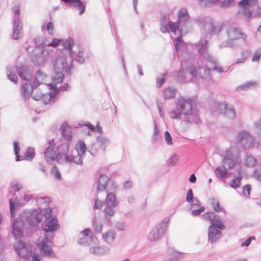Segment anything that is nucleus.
Here are the masks:
<instances>
[{
  "mask_svg": "<svg viewBox=\"0 0 261 261\" xmlns=\"http://www.w3.org/2000/svg\"><path fill=\"white\" fill-rule=\"evenodd\" d=\"M96 141L103 152L106 151V148L110 144L109 139L102 135L97 136L96 138Z\"/></svg>",
  "mask_w": 261,
  "mask_h": 261,
  "instance_id": "obj_23",
  "label": "nucleus"
},
{
  "mask_svg": "<svg viewBox=\"0 0 261 261\" xmlns=\"http://www.w3.org/2000/svg\"><path fill=\"white\" fill-rule=\"evenodd\" d=\"M183 114L187 117L193 116L191 120L190 118L185 120L186 123L195 122L198 123L199 119L197 114L195 102L192 98H185L181 97L177 101L176 110H173L171 113V117L173 119H178Z\"/></svg>",
  "mask_w": 261,
  "mask_h": 261,
  "instance_id": "obj_1",
  "label": "nucleus"
},
{
  "mask_svg": "<svg viewBox=\"0 0 261 261\" xmlns=\"http://www.w3.org/2000/svg\"><path fill=\"white\" fill-rule=\"evenodd\" d=\"M203 217L211 223L207 230V241L211 244L216 243L221 237V230L225 229L226 227L221 220L220 216L214 212L205 213Z\"/></svg>",
  "mask_w": 261,
  "mask_h": 261,
  "instance_id": "obj_2",
  "label": "nucleus"
},
{
  "mask_svg": "<svg viewBox=\"0 0 261 261\" xmlns=\"http://www.w3.org/2000/svg\"><path fill=\"white\" fill-rule=\"evenodd\" d=\"M60 130L62 138L65 141H71L73 139L72 128L68 124L67 122H64L60 127Z\"/></svg>",
  "mask_w": 261,
  "mask_h": 261,
  "instance_id": "obj_17",
  "label": "nucleus"
},
{
  "mask_svg": "<svg viewBox=\"0 0 261 261\" xmlns=\"http://www.w3.org/2000/svg\"><path fill=\"white\" fill-rule=\"evenodd\" d=\"M74 45V41L73 39L71 37H69L68 39H66L63 42V46L64 47V48L68 51L69 54L71 56H73V55L74 54L73 51V47Z\"/></svg>",
  "mask_w": 261,
  "mask_h": 261,
  "instance_id": "obj_25",
  "label": "nucleus"
},
{
  "mask_svg": "<svg viewBox=\"0 0 261 261\" xmlns=\"http://www.w3.org/2000/svg\"><path fill=\"white\" fill-rule=\"evenodd\" d=\"M44 154L47 162L57 161L56 155H55V151L50 147H47L44 150Z\"/></svg>",
  "mask_w": 261,
  "mask_h": 261,
  "instance_id": "obj_27",
  "label": "nucleus"
},
{
  "mask_svg": "<svg viewBox=\"0 0 261 261\" xmlns=\"http://www.w3.org/2000/svg\"><path fill=\"white\" fill-rule=\"evenodd\" d=\"M186 73L187 71L186 69L181 68L174 72L175 76L176 77L177 80L180 82H185L186 81Z\"/></svg>",
  "mask_w": 261,
  "mask_h": 261,
  "instance_id": "obj_39",
  "label": "nucleus"
},
{
  "mask_svg": "<svg viewBox=\"0 0 261 261\" xmlns=\"http://www.w3.org/2000/svg\"><path fill=\"white\" fill-rule=\"evenodd\" d=\"M169 221L170 218L169 217L165 218L149 233L148 239L150 242L156 241L160 240L165 234Z\"/></svg>",
  "mask_w": 261,
  "mask_h": 261,
  "instance_id": "obj_7",
  "label": "nucleus"
},
{
  "mask_svg": "<svg viewBox=\"0 0 261 261\" xmlns=\"http://www.w3.org/2000/svg\"><path fill=\"white\" fill-rule=\"evenodd\" d=\"M114 207H115L106 206L103 211L105 218L109 224L111 223V218L114 216L115 214V211L114 210Z\"/></svg>",
  "mask_w": 261,
  "mask_h": 261,
  "instance_id": "obj_33",
  "label": "nucleus"
},
{
  "mask_svg": "<svg viewBox=\"0 0 261 261\" xmlns=\"http://www.w3.org/2000/svg\"><path fill=\"white\" fill-rule=\"evenodd\" d=\"M203 26L211 35H218L223 27V24L220 22L214 23L212 18L206 17L203 19Z\"/></svg>",
  "mask_w": 261,
  "mask_h": 261,
  "instance_id": "obj_12",
  "label": "nucleus"
},
{
  "mask_svg": "<svg viewBox=\"0 0 261 261\" xmlns=\"http://www.w3.org/2000/svg\"><path fill=\"white\" fill-rule=\"evenodd\" d=\"M190 19V15L188 10L185 8H181L178 13L177 21L182 27H186V23Z\"/></svg>",
  "mask_w": 261,
  "mask_h": 261,
  "instance_id": "obj_19",
  "label": "nucleus"
},
{
  "mask_svg": "<svg viewBox=\"0 0 261 261\" xmlns=\"http://www.w3.org/2000/svg\"><path fill=\"white\" fill-rule=\"evenodd\" d=\"M48 94H43L42 92H39V95H33L32 98L35 100H43V103L47 105L49 102L52 101V100L49 97Z\"/></svg>",
  "mask_w": 261,
  "mask_h": 261,
  "instance_id": "obj_30",
  "label": "nucleus"
},
{
  "mask_svg": "<svg viewBox=\"0 0 261 261\" xmlns=\"http://www.w3.org/2000/svg\"><path fill=\"white\" fill-rule=\"evenodd\" d=\"M222 168L218 167L215 169V173L216 176L221 180H224L226 178L228 173L227 169L225 166H222Z\"/></svg>",
  "mask_w": 261,
  "mask_h": 261,
  "instance_id": "obj_28",
  "label": "nucleus"
},
{
  "mask_svg": "<svg viewBox=\"0 0 261 261\" xmlns=\"http://www.w3.org/2000/svg\"><path fill=\"white\" fill-rule=\"evenodd\" d=\"M208 41L206 40H200L196 45L198 46V52L199 55H202L206 51Z\"/></svg>",
  "mask_w": 261,
  "mask_h": 261,
  "instance_id": "obj_35",
  "label": "nucleus"
},
{
  "mask_svg": "<svg viewBox=\"0 0 261 261\" xmlns=\"http://www.w3.org/2000/svg\"><path fill=\"white\" fill-rule=\"evenodd\" d=\"M96 192L99 193L104 191H115L117 186L111 177H108L104 173H100L98 178L95 180Z\"/></svg>",
  "mask_w": 261,
  "mask_h": 261,
  "instance_id": "obj_6",
  "label": "nucleus"
},
{
  "mask_svg": "<svg viewBox=\"0 0 261 261\" xmlns=\"http://www.w3.org/2000/svg\"><path fill=\"white\" fill-rule=\"evenodd\" d=\"M14 16L13 18V33L12 37L14 40L19 39L21 36L20 31L22 29V23L20 21V8L19 6H15L13 8Z\"/></svg>",
  "mask_w": 261,
  "mask_h": 261,
  "instance_id": "obj_8",
  "label": "nucleus"
},
{
  "mask_svg": "<svg viewBox=\"0 0 261 261\" xmlns=\"http://www.w3.org/2000/svg\"><path fill=\"white\" fill-rule=\"evenodd\" d=\"M237 141L245 149H249L254 144L253 138L246 131H241L238 134Z\"/></svg>",
  "mask_w": 261,
  "mask_h": 261,
  "instance_id": "obj_11",
  "label": "nucleus"
},
{
  "mask_svg": "<svg viewBox=\"0 0 261 261\" xmlns=\"http://www.w3.org/2000/svg\"><path fill=\"white\" fill-rule=\"evenodd\" d=\"M102 239L108 243L111 244L115 241L116 233L113 230H109L102 235Z\"/></svg>",
  "mask_w": 261,
  "mask_h": 261,
  "instance_id": "obj_34",
  "label": "nucleus"
},
{
  "mask_svg": "<svg viewBox=\"0 0 261 261\" xmlns=\"http://www.w3.org/2000/svg\"><path fill=\"white\" fill-rule=\"evenodd\" d=\"M99 148L98 144L96 141V142L92 143L88 146L87 151L90 152L93 156H95L97 154L98 150Z\"/></svg>",
  "mask_w": 261,
  "mask_h": 261,
  "instance_id": "obj_36",
  "label": "nucleus"
},
{
  "mask_svg": "<svg viewBox=\"0 0 261 261\" xmlns=\"http://www.w3.org/2000/svg\"><path fill=\"white\" fill-rule=\"evenodd\" d=\"M223 166L225 165L227 166L228 169H232L236 164H237V160L234 159H228L226 161V162H222Z\"/></svg>",
  "mask_w": 261,
  "mask_h": 261,
  "instance_id": "obj_52",
  "label": "nucleus"
},
{
  "mask_svg": "<svg viewBox=\"0 0 261 261\" xmlns=\"http://www.w3.org/2000/svg\"><path fill=\"white\" fill-rule=\"evenodd\" d=\"M219 0H200L199 4L203 7H207L218 2Z\"/></svg>",
  "mask_w": 261,
  "mask_h": 261,
  "instance_id": "obj_60",
  "label": "nucleus"
},
{
  "mask_svg": "<svg viewBox=\"0 0 261 261\" xmlns=\"http://www.w3.org/2000/svg\"><path fill=\"white\" fill-rule=\"evenodd\" d=\"M44 224L46 227L42 229L44 232L53 233L59 229L60 227L58 223V220L56 216H53L50 218L47 219V220L45 219Z\"/></svg>",
  "mask_w": 261,
  "mask_h": 261,
  "instance_id": "obj_13",
  "label": "nucleus"
},
{
  "mask_svg": "<svg viewBox=\"0 0 261 261\" xmlns=\"http://www.w3.org/2000/svg\"><path fill=\"white\" fill-rule=\"evenodd\" d=\"M17 255L27 261L31 256L33 251L32 245L22 241H19L17 247H14Z\"/></svg>",
  "mask_w": 261,
  "mask_h": 261,
  "instance_id": "obj_10",
  "label": "nucleus"
},
{
  "mask_svg": "<svg viewBox=\"0 0 261 261\" xmlns=\"http://www.w3.org/2000/svg\"><path fill=\"white\" fill-rule=\"evenodd\" d=\"M224 109L225 110L224 115L230 119H233L236 116V112L233 108H227V103L224 102Z\"/></svg>",
  "mask_w": 261,
  "mask_h": 261,
  "instance_id": "obj_40",
  "label": "nucleus"
},
{
  "mask_svg": "<svg viewBox=\"0 0 261 261\" xmlns=\"http://www.w3.org/2000/svg\"><path fill=\"white\" fill-rule=\"evenodd\" d=\"M176 92V89L168 87L164 92L165 98L167 99L173 98L175 97Z\"/></svg>",
  "mask_w": 261,
  "mask_h": 261,
  "instance_id": "obj_42",
  "label": "nucleus"
},
{
  "mask_svg": "<svg viewBox=\"0 0 261 261\" xmlns=\"http://www.w3.org/2000/svg\"><path fill=\"white\" fill-rule=\"evenodd\" d=\"M160 130L157 125L155 120H154V132L152 138V142L153 143L158 141L160 137Z\"/></svg>",
  "mask_w": 261,
  "mask_h": 261,
  "instance_id": "obj_47",
  "label": "nucleus"
},
{
  "mask_svg": "<svg viewBox=\"0 0 261 261\" xmlns=\"http://www.w3.org/2000/svg\"><path fill=\"white\" fill-rule=\"evenodd\" d=\"M107 191V194L105 199V203L106 206L116 207L119 204V201L117 200L115 194L112 192H109Z\"/></svg>",
  "mask_w": 261,
  "mask_h": 261,
  "instance_id": "obj_20",
  "label": "nucleus"
},
{
  "mask_svg": "<svg viewBox=\"0 0 261 261\" xmlns=\"http://www.w3.org/2000/svg\"><path fill=\"white\" fill-rule=\"evenodd\" d=\"M86 145L84 141L79 140L75 145V149L78 154L84 155L87 151Z\"/></svg>",
  "mask_w": 261,
  "mask_h": 261,
  "instance_id": "obj_32",
  "label": "nucleus"
},
{
  "mask_svg": "<svg viewBox=\"0 0 261 261\" xmlns=\"http://www.w3.org/2000/svg\"><path fill=\"white\" fill-rule=\"evenodd\" d=\"M23 221L21 218H17L13 220L12 224V233L15 239L23 237Z\"/></svg>",
  "mask_w": 261,
  "mask_h": 261,
  "instance_id": "obj_14",
  "label": "nucleus"
},
{
  "mask_svg": "<svg viewBox=\"0 0 261 261\" xmlns=\"http://www.w3.org/2000/svg\"><path fill=\"white\" fill-rule=\"evenodd\" d=\"M173 42L175 47L177 50H179L180 48L181 45L183 44L182 41L180 38V36L175 38L173 41Z\"/></svg>",
  "mask_w": 261,
  "mask_h": 261,
  "instance_id": "obj_64",
  "label": "nucleus"
},
{
  "mask_svg": "<svg viewBox=\"0 0 261 261\" xmlns=\"http://www.w3.org/2000/svg\"><path fill=\"white\" fill-rule=\"evenodd\" d=\"M41 254L46 257L57 258L58 256L55 254L51 247L48 244H38Z\"/></svg>",
  "mask_w": 261,
  "mask_h": 261,
  "instance_id": "obj_18",
  "label": "nucleus"
},
{
  "mask_svg": "<svg viewBox=\"0 0 261 261\" xmlns=\"http://www.w3.org/2000/svg\"><path fill=\"white\" fill-rule=\"evenodd\" d=\"M73 67V65L72 63L68 66V63L65 57L58 56L54 63V72L55 75L51 77L53 82L56 83L62 82L64 77L63 71L67 75H70V70Z\"/></svg>",
  "mask_w": 261,
  "mask_h": 261,
  "instance_id": "obj_4",
  "label": "nucleus"
},
{
  "mask_svg": "<svg viewBox=\"0 0 261 261\" xmlns=\"http://www.w3.org/2000/svg\"><path fill=\"white\" fill-rule=\"evenodd\" d=\"M34 43L36 46L39 47L42 45L47 46V43L45 39L41 37H37L34 39Z\"/></svg>",
  "mask_w": 261,
  "mask_h": 261,
  "instance_id": "obj_53",
  "label": "nucleus"
},
{
  "mask_svg": "<svg viewBox=\"0 0 261 261\" xmlns=\"http://www.w3.org/2000/svg\"><path fill=\"white\" fill-rule=\"evenodd\" d=\"M211 200V204L213 207V209L215 211V212L217 213L221 212L223 208L221 206L219 200L215 198H212Z\"/></svg>",
  "mask_w": 261,
  "mask_h": 261,
  "instance_id": "obj_44",
  "label": "nucleus"
},
{
  "mask_svg": "<svg viewBox=\"0 0 261 261\" xmlns=\"http://www.w3.org/2000/svg\"><path fill=\"white\" fill-rule=\"evenodd\" d=\"M227 33L229 38L230 39L234 40L242 39L246 40L247 38V35L238 28L229 27L227 30Z\"/></svg>",
  "mask_w": 261,
  "mask_h": 261,
  "instance_id": "obj_16",
  "label": "nucleus"
},
{
  "mask_svg": "<svg viewBox=\"0 0 261 261\" xmlns=\"http://www.w3.org/2000/svg\"><path fill=\"white\" fill-rule=\"evenodd\" d=\"M54 234L51 232H44L43 237L41 242L38 244H48L53 245L54 244Z\"/></svg>",
  "mask_w": 261,
  "mask_h": 261,
  "instance_id": "obj_29",
  "label": "nucleus"
},
{
  "mask_svg": "<svg viewBox=\"0 0 261 261\" xmlns=\"http://www.w3.org/2000/svg\"><path fill=\"white\" fill-rule=\"evenodd\" d=\"M205 208L204 206H200L198 208L191 210V214L193 216L197 217L204 212Z\"/></svg>",
  "mask_w": 261,
  "mask_h": 261,
  "instance_id": "obj_56",
  "label": "nucleus"
},
{
  "mask_svg": "<svg viewBox=\"0 0 261 261\" xmlns=\"http://www.w3.org/2000/svg\"><path fill=\"white\" fill-rule=\"evenodd\" d=\"M249 55V51L248 50H244L242 53V57L241 58H238L235 64H240L244 63L246 61V59L248 57Z\"/></svg>",
  "mask_w": 261,
  "mask_h": 261,
  "instance_id": "obj_49",
  "label": "nucleus"
},
{
  "mask_svg": "<svg viewBox=\"0 0 261 261\" xmlns=\"http://www.w3.org/2000/svg\"><path fill=\"white\" fill-rule=\"evenodd\" d=\"M187 73L191 75L192 79H195L197 75V70L196 66L193 64H191L186 66Z\"/></svg>",
  "mask_w": 261,
  "mask_h": 261,
  "instance_id": "obj_38",
  "label": "nucleus"
},
{
  "mask_svg": "<svg viewBox=\"0 0 261 261\" xmlns=\"http://www.w3.org/2000/svg\"><path fill=\"white\" fill-rule=\"evenodd\" d=\"M23 155L25 160L32 161L35 156V151L33 148L28 147Z\"/></svg>",
  "mask_w": 261,
  "mask_h": 261,
  "instance_id": "obj_41",
  "label": "nucleus"
},
{
  "mask_svg": "<svg viewBox=\"0 0 261 261\" xmlns=\"http://www.w3.org/2000/svg\"><path fill=\"white\" fill-rule=\"evenodd\" d=\"M92 223L94 232L97 233H101L102 231V226L101 224L97 225L96 217L93 219Z\"/></svg>",
  "mask_w": 261,
  "mask_h": 261,
  "instance_id": "obj_51",
  "label": "nucleus"
},
{
  "mask_svg": "<svg viewBox=\"0 0 261 261\" xmlns=\"http://www.w3.org/2000/svg\"><path fill=\"white\" fill-rule=\"evenodd\" d=\"M104 203H105V201H102L99 200L98 199V198L97 197H96L95 199L93 209L94 210L100 209L103 206Z\"/></svg>",
  "mask_w": 261,
  "mask_h": 261,
  "instance_id": "obj_62",
  "label": "nucleus"
},
{
  "mask_svg": "<svg viewBox=\"0 0 261 261\" xmlns=\"http://www.w3.org/2000/svg\"><path fill=\"white\" fill-rule=\"evenodd\" d=\"M81 233L86 237L89 236L90 238V240L92 241L95 238L94 234L92 232L91 229L90 228H85L84 229Z\"/></svg>",
  "mask_w": 261,
  "mask_h": 261,
  "instance_id": "obj_61",
  "label": "nucleus"
},
{
  "mask_svg": "<svg viewBox=\"0 0 261 261\" xmlns=\"http://www.w3.org/2000/svg\"><path fill=\"white\" fill-rule=\"evenodd\" d=\"M53 214V209L51 207L45 208L43 211V217H45V219L50 218Z\"/></svg>",
  "mask_w": 261,
  "mask_h": 261,
  "instance_id": "obj_58",
  "label": "nucleus"
},
{
  "mask_svg": "<svg viewBox=\"0 0 261 261\" xmlns=\"http://www.w3.org/2000/svg\"><path fill=\"white\" fill-rule=\"evenodd\" d=\"M43 211V210L40 207L25 210L21 213L20 217L29 226L37 227L42 220Z\"/></svg>",
  "mask_w": 261,
  "mask_h": 261,
  "instance_id": "obj_5",
  "label": "nucleus"
},
{
  "mask_svg": "<svg viewBox=\"0 0 261 261\" xmlns=\"http://www.w3.org/2000/svg\"><path fill=\"white\" fill-rule=\"evenodd\" d=\"M178 160V157L176 153L173 154L167 161V164L170 167H172L175 165Z\"/></svg>",
  "mask_w": 261,
  "mask_h": 261,
  "instance_id": "obj_59",
  "label": "nucleus"
},
{
  "mask_svg": "<svg viewBox=\"0 0 261 261\" xmlns=\"http://www.w3.org/2000/svg\"><path fill=\"white\" fill-rule=\"evenodd\" d=\"M243 178L242 172L241 170H239L238 171V174L237 176H234V178L232 179L229 183V185L235 189L239 188L241 184V180Z\"/></svg>",
  "mask_w": 261,
  "mask_h": 261,
  "instance_id": "obj_24",
  "label": "nucleus"
},
{
  "mask_svg": "<svg viewBox=\"0 0 261 261\" xmlns=\"http://www.w3.org/2000/svg\"><path fill=\"white\" fill-rule=\"evenodd\" d=\"M91 55V53L85 55L83 48H79V50L76 53L74 57V60L76 62L80 64H83L85 62L87 58H90Z\"/></svg>",
  "mask_w": 261,
  "mask_h": 261,
  "instance_id": "obj_22",
  "label": "nucleus"
},
{
  "mask_svg": "<svg viewBox=\"0 0 261 261\" xmlns=\"http://www.w3.org/2000/svg\"><path fill=\"white\" fill-rule=\"evenodd\" d=\"M182 253L175 251L173 249H169L164 258L165 261H177L181 258Z\"/></svg>",
  "mask_w": 261,
  "mask_h": 261,
  "instance_id": "obj_21",
  "label": "nucleus"
},
{
  "mask_svg": "<svg viewBox=\"0 0 261 261\" xmlns=\"http://www.w3.org/2000/svg\"><path fill=\"white\" fill-rule=\"evenodd\" d=\"M251 190V186L250 185L247 184L243 187V194L246 198H249L250 196V192Z\"/></svg>",
  "mask_w": 261,
  "mask_h": 261,
  "instance_id": "obj_55",
  "label": "nucleus"
},
{
  "mask_svg": "<svg viewBox=\"0 0 261 261\" xmlns=\"http://www.w3.org/2000/svg\"><path fill=\"white\" fill-rule=\"evenodd\" d=\"M83 125L87 127L92 132H97L99 134H102L103 133L102 127L99 124H97L96 126H94L92 123L87 122Z\"/></svg>",
  "mask_w": 261,
  "mask_h": 261,
  "instance_id": "obj_37",
  "label": "nucleus"
},
{
  "mask_svg": "<svg viewBox=\"0 0 261 261\" xmlns=\"http://www.w3.org/2000/svg\"><path fill=\"white\" fill-rule=\"evenodd\" d=\"M108 250V248L105 246L92 247H90L89 249V251L91 253L94 254L96 255H104L107 253Z\"/></svg>",
  "mask_w": 261,
  "mask_h": 261,
  "instance_id": "obj_26",
  "label": "nucleus"
},
{
  "mask_svg": "<svg viewBox=\"0 0 261 261\" xmlns=\"http://www.w3.org/2000/svg\"><path fill=\"white\" fill-rule=\"evenodd\" d=\"M228 159H234L236 160L234 153L231 151V148L230 147L226 150L225 155L223 156L222 162H226V161Z\"/></svg>",
  "mask_w": 261,
  "mask_h": 261,
  "instance_id": "obj_48",
  "label": "nucleus"
},
{
  "mask_svg": "<svg viewBox=\"0 0 261 261\" xmlns=\"http://www.w3.org/2000/svg\"><path fill=\"white\" fill-rule=\"evenodd\" d=\"M257 0H241L238 3V6L242 9H247L254 5Z\"/></svg>",
  "mask_w": 261,
  "mask_h": 261,
  "instance_id": "obj_43",
  "label": "nucleus"
},
{
  "mask_svg": "<svg viewBox=\"0 0 261 261\" xmlns=\"http://www.w3.org/2000/svg\"><path fill=\"white\" fill-rule=\"evenodd\" d=\"M257 85V83L253 81H248L244 84L241 85L239 86H238L236 88V89L239 90H247L249 89L251 87H253Z\"/></svg>",
  "mask_w": 261,
  "mask_h": 261,
  "instance_id": "obj_46",
  "label": "nucleus"
},
{
  "mask_svg": "<svg viewBox=\"0 0 261 261\" xmlns=\"http://www.w3.org/2000/svg\"><path fill=\"white\" fill-rule=\"evenodd\" d=\"M168 24L170 28V31H179V32L180 33V36L181 37L183 28L184 27H182L181 24L179 23V22H178L177 21L174 22L171 20H169Z\"/></svg>",
  "mask_w": 261,
  "mask_h": 261,
  "instance_id": "obj_31",
  "label": "nucleus"
},
{
  "mask_svg": "<svg viewBox=\"0 0 261 261\" xmlns=\"http://www.w3.org/2000/svg\"><path fill=\"white\" fill-rule=\"evenodd\" d=\"M51 173L55 177L59 180L62 179V175L56 166H54L51 170Z\"/></svg>",
  "mask_w": 261,
  "mask_h": 261,
  "instance_id": "obj_54",
  "label": "nucleus"
},
{
  "mask_svg": "<svg viewBox=\"0 0 261 261\" xmlns=\"http://www.w3.org/2000/svg\"><path fill=\"white\" fill-rule=\"evenodd\" d=\"M195 197L193 195V190L192 189H189L187 193L186 200L189 203H191L194 201Z\"/></svg>",
  "mask_w": 261,
  "mask_h": 261,
  "instance_id": "obj_57",
  "label": "nucleus"
},
{
  "mask_svg": "<svg viewBox=\"0 0 261 261\" xmlns=\"http://www.w3.org/2000/svg\"><path fill=\"white\" fill-rule=\"evenodd\" d=\"M261 57V48H258L254 53L252 58V61L253 62L258 61Z\"/></svg>",
  "mask_w": 261,
  "mask_h": 261,
  "instance_id": "obj_63",
  "label": "nucleus"
},
{
  "mask_svg": "<svg viewBox=\"0 0 261 261\" xmlns=\"http://www.w3.org/2000/svg\"><path fill=\"white\" fill-rule=\"evenodd\" d=\"M243 10L239 11L238 12V14H242L243 16L246 17L247 20L250 19L252 17H253V14L252 12L247 9H243Z\"/></svg>",
  "mask_w": 261,
  "mask_h": 261,
  "instance_id": "obj_50",
  "label": "nucleus"
},
{
  "mask_svg": "<svg viewBox=\"0 0 261 261\" xmlns=\"http://www.w3.org/2000/svg\"><path fill=\"white\" fill-rule=\"evenodd\" d=\"M17 74L20 77L25 81V84L21 86V93L24 101H26L27 97H29L32 94L33 89L37 88L40 83L37 77L34 79L33 83L30 81L31 78V71L26 66H21L17 69Z\"/></svg>",
  "mask_w": 261,
  "mask_h": 261,
  "instance_id": "obj_3",
  "label": "nucleus"
},
{
  "mask_svg": "<svg viewBox=\"0 0 261 261\" xmlns=\"http://www.w3.org/2000/svg\"><path fill=\"white\" fill-rule=\"evenodd\" d=\"M65 3L66 8L73 7L80 10L79 14L82 15L85 11L86 5L82 0H60Z\"/></svg>",
  "mask_w": 261,
  "mask_h": 261,
  "instance_id": "obj_15",
  "label": "nucleus"
},
{
  "mask_svg": "<svg viewBox=\"0 0 261 261\" xmlns=\"http://www.w3.org/2000/svg\"><path fill=\"white\" fill-rule=\"evenodd\" d=\"M71 144L70 141H64V142L61 141L56 147V149L58 152L56 154L57 162H60L64 160L65 162H69L70 160V155L68 154L69 147Z\"/></svg>",
  "mask_w": 261,
  "mask_h": 261,
  "instance_id": "obj_9",
  "label": "nucleus"
},
{
  "mask_svg": "<svg viewBox=\"0 0 261 261\" xmlns=\"http://www.w3.org/2000/svg\"><path fill=\"white\" fill-rule=\"evenodd\" d=\"M83 159L84 155L78 154L77 156H73L70 155V160H71L69 162H67V163H71L73 162L74 164L76 165H82L83 163Z\"/></svg>",
  "mask_w": 261,
  "mask_h": 261,
  "instance_id": "obj_45",
  "label": "nucleus"
}]
</instances>
